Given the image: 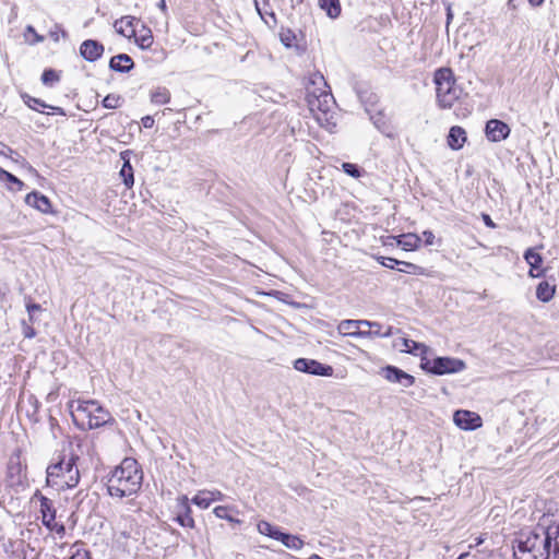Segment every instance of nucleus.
<instances>
[{
	"mask_svg": "<svg viewBox=\"0 0 559 559\" xmlns=\"http://www.w3.org/2000/svg\"><path fill=\"white\" fill-rule=\"evenodd\" d=\"M453 420L457 427L464 430H474L481 425V419L477 414L463 409L454 413Z\"/></svg>",
	"mask_w": 559,
	"mask_h": 559,
	"instance_id": "11",
	"label": "nucleus"
},
{
	"mask_svg": "<svg viewBox=\"0 0 559 559\" xmlns=\"http://www.w3.org/2000/svg\"><path fill=\"white\" fill-rule=\"evenodd\" d=\"M15 468L19 469V465H16V466L9 465V467H8L9 474L12 475L13 473H15Z\"/></svg>",
	"mask_w": 559,
	"mask_h": 559,
	"instance_id": "55",
	"label": "nucleus"
},
{
	"mask_svg": "<svg viewBox=\"0 0 559 559\" xmlns=\"http://www.w3.org/2000/svg\"><path fill=\"white\" fill-rule=\"evenodd\" d=\"M134 22L138 23L139 21L132 16H123L115 22V28L117 33L130 38L135 36Z\"/></svg>",
	"mask_w": 559,
	"mask_h": 559,
	"instance_id": "19",
	"label": "nucleus"
},
{
	"mask_svg": "<svg viewBox=\"0 0 559 559\" xmlns=\"http://www.w3.org/2000/svg\"><path fill=\"white\" fill-rule=\"evenodd\" d=\"M47 108L51 109L53 114H58V115H61V116H66V111H64V109H63V108H61V107L52 106V105H48V107H47Z\"/></svg>",
	"mask_w": 559,
	"mask_h": 559,
	"instance_id": "46",
	"label": "nucleus"
},
{
	"mask_svg": "<svg viewBox=\"0 0 559 559\" xmlns=\"http://www.w3.org/2000/svg\"><path fill=\"white\" fill-rule=\"evenodd\" d=\"M9 152L11 153L12 150L4 143L0 142V155L7 156Z\"/></svg>",
	"mask_w": 559,
	"mask_h": 559,
	"instance_id": "49",
	"label": "nucleus"
},
{
	"mask_svg": "<svg viewBox=\"0 0 559 559\" xmlns=\"http://www.w3.org/2000/svg\"><path fill=\"white\" fill-rule=\"evenodd\" d=\"M514 559H556L559 558V524L535 528L516 540Z\"/></svg>",
	"mask_w": 559,
	"mask_h": 559,
	"instance_id": "1",
	"label": "nucleus"
},
{
	"mask_svg": "<svg viewBox=\"0 0 559 559\" xmlns=\"http://www.w3.org/2000/svg\"><path fill=\"white\" fill-rule=\"evenodd\" d=\"M135 41L142 49L150 48L153 44V35L151 29L143 27V33L139 36H135Z\"/></svg>",
	"mask_w": 559,
	"mask_h": 559,
	"instance_id": "31",
	"label": "nucleus"
},
{
	"mask_svg": "<svg viewBox=\"0 0 559 559\" xmlns=\"http://www.w3.org/2000/svg\"><path fill=\"white\" fill-rule=\"evenodd\" d=\"M192 502L200 509H206L210 506V497L206 493L202 492L197 495L192 499Z\"/></svg>",
	"mask_w": 559,
	"mask_h": 559,
	"instance_id": "39",
	"label": "nucleus"
},
{
	"mask_svg": "<svg viewBox=\"0 0 559 559\" xmlns=\"http://www.w3.org/2000/svg\"><path fill=\"white\" fill-rule=\"evenodd\" d=\"M370 332H372V336L380 337H390L392 335V326H388L384 332H382V325L379 323V328H369Z\"/></svg>",
	"mask_w": 559,
	"mask_h": 559,
	"instance_id": "40",
	"label": "nucleus"
},
{
	"mask_svg": "<svg viewBox=\"0 0 559 559\" xmlns=\"http://www.w3.org/2000/svg\"><path fill=\"white\" fill-rule=\"evenodd\" d=\"M24 103L31 108L36 109V106L40 107H48V104H46L44 100L29 96V95H23Z\"/></svg>",
	"mask_w": 559,
	"mask_h": 559,
	"instance_id": "36",
	"label": "nucleus"
},
{
	"mask_svg": "<svg viewBox=\"0 0 559 559\" xmlns=\"http://www.w3.org/2000/svg\"><path fill=\"white\" fill-rule=\"evenodd\" d=\"M318 4L330 19H336L341 15L342 8L340 0H318Z\"/></svg>",
	"mask_w": 559,
	"mask_h": 559,
	"instance_id": "22",
	"label": "nucleus"
},
{
	"mask_svg": "<svg viewBox=\"0 0 559 559\" xmlns=\"http://www.w3.org/2000/svg\"><path fill=\"white\" fill-rule=\"evenodd\" d=\"M219 497H221V492L219 491H213L212 490V502L217 500Z\"/></svg>",
	"mask_w": 559,
	"mask_h": 559,
	"instance_id": "53",
	"label": "nucleus"
},
{
	"mask_svg": "<svg viewBox=\"0 0 559 559\" xmlns=\"http://www.w3.org/2000/svg\"><path fill=\"white\" fill-rule=\"evenodd\" d=\"M81 56L90 62L98 60L104 53V46L97 40L86 39L80 46Z\"/></svg>",
	"mask_w": 559,
	"mask_h": 559,
	"instance_id": "13",
	"label": "nucleus"
},
{
	"mask_svg": "<svg viewBox=\"0 0 559 559\" xmlns=\"http://www.w3.org/2000/svg\"><path fill=\"white\" fill-rule=\"evenodd\" d=\"M403 352L419 355L420 359L424 356H427L430 352V348L423 343H418L416 341L409 338H403Z\"/></svg>",
	"mask_w": 559,
	"mask_h": 559,
	"instance_id": "21",
	"label": "nucleus"
},
{
	"mask_svg": "<svg viewBox=\"0 0 559 559\" xmlns=\"http://www.w3.org/2000/svg\"><path fill=\"white\" fill-rule=\"evenodd\" d=\"M258 531L265 536H269L271 538H274L276 540L281 539L280 535H283L284 532L280 531L277 527L273 526L271 523L266 521H261L258 524Z\"/></svg>",
	"mask_w": 559,
	"mask_h": 559,
	"instance_id": "24",
	"label": "nucleus"
},
{
	"mask_svg": "<svg viewBox=\"0 0 559 559\" xmlns=\"http://www.w3.org/2000/svg\"><path fill=\"white\" fill-rule=\"evenodd\" d=\"M169 99H170V93L165 87L157 88L151 95L152 103L157 104V105L166 104L169 102Z\"/></svg>",
	"mask_w": 559,
	"mask_h": 559,
	"instance_id": "29",
	"label": "nucleus"
},
{
	"mask_svg": "<svg viewBox=\"0 0 559 559\" xmlns=\"http://www.w3.org/2000/svg\"><path fill=\"white\" fill-rule=\"evenodd\" d=\"M40 508L39 512L41 515L43 524L50 531L56 533L59 537H63L66 534V527L62 523L56 522V509L52 500L39 495Z\"/></svg>",
	"mask_w": 559,
	"mask_h": 559,
	"instance_id": "8",
	"label": "nucleus"
},
{
	"mask_svg": "<svg viewBox=\"0 0 559 559\" xmlns=\"http://www.w3.org/2000/svg\"><path fill=\"white\" fill-rule=\"evenodd\" d=\"M510 134V128L507 123L491 119L486 124V135L492 142L504 140Z\"/></svg>",
	"mask_w": 559,
	"mask_h": 559,
	"instance_id": "12",
	"label": "nucleus"
},
{
	"mask_svg": "<svg viewBox=\"0 0 559 559\" xmlns=\"http://www.w3.org/2000/svg\"><path fill=\"white\" fill-rule=\"evenodd\" d=\"M342 169L345 174L353 178H359L362 174L361 168L358 165L352 163H343Z\"/></svg>",
	"mask_w": 559,
	"mask_h": 559,
	"instance_id": "34",
	"label": "nucleus"
},
{
	"mask_svg": "<svg viewBox=\"0 0 559 559\" xmlns=\"http://www.w3.org/2000/svg\"><path fill=\"white\" fill-rule=\"evenodd\" d=\"M60 72L53 69H46L41 74V82L46 86H52L60 81Z\"/></svg>",
	"mask_w": 559,
	"mask_h": 559,
	"instance_id": "30",
	"label": "nucleus"
},
{
	"mask_svg": "<svg viewBox=\"0 0 559 559\" xmlns=\"http://www.w3.org/2000/svg\"><path fill=\"white\" fill-rule=\"evenodd\" d=\"M33 323H27L26 321H23L22 322V326H23V334L26 338H33L35 337L36 335V332L34 330V328L32 326Z\"/></svg>",
	"mask_w": 559,
	"mask_h": 559,
	"instance_id": "42",
	"label": "nucleus"
},
{
	"mask_svg": "<svg viewBox=\"0 0 559 559\" xmlns=\"http://www.w3.org/2000/svg\"><path fill=\"white\" fill-rule=\"evenodd\" d=\"M120 176L122 177L123 183L127 188H131L133 186V183H134L133 168H132L129 159H124V163L120 170Z\"/></svg>",
	"mask_w": 559,
	"mask_h": 559,
	"instance_id": "26",
	"label": "nucleus"
},
{
	"mask_svg": "<svg viewBox=\"0 0 559 559\" xmlns=\"http://www.w3.org/2000/svg\"><path fill=\"white\" fill-rule=\"evenodd\" d=\"M367 112L370 116V120L373 122L374 127L388 138H394L395 132L391 122L386 119L385 115L382 110H372L367 109Z\"/></svg>",
	"mask_w": 559,
	"mask_h": 559,
	"instance_id": "14",
	"label": "nucleus"
},
{
	"mask_svg": "<svg viewBox=\"0 0 559 559\" xmlns=\"http://www.w3.org/2000/svg\"><path fill=\"white\" fill-rule=\"evenodd\" d=\"M437 99L442 108H451L460 98L461 88L455 84V78L450 68H440L435 72Z\"/></svg>",
	"mask_w": 559,
	"mask_h": 559,
	"instance_id": "6",
	"label": "nucleus"
},
{
	"mask_svg": "<svg viewBox=\"0 0 559 559\" xmlns=\"http://www.w3.org/2000/svg\"><path fill=\"white\" fill-rule=\"evenodd\" d=\"M71 550L69 559H90L88 551L81 547L74 545L71 547Z\"/></svg>",
	"mask_w": 559,
	"mask_h": 559,
	"instance_id": "37",
	"label": "nucleus"
},
{
	"mask_svg": "<svg viewBox=\"0 0 559 559\" xmlns=\"http://www.w3.org/2000/svg\"><path fill=\"white\" fill-rule=\"evenodd\" d=\"M133 67L134 62L132 58L127 53H119L114 56L109 61V68L112 71L120 73H128L133 69Z\"/></svg>",
	"mask_w": 559,
	"mask_h": 559,
	"instance_id": "17",
	"label": "nucleus"
},
{
	"mask_svg": "<svg viewBox=\"0 0 559 559\" xmlns=\"http://www.w3.org/2000/svg\"><path fill=\"white\" fill-rule=\"evenodd\" d=\"M281 536V542L289 549L299 550L304 546V540H301L298 536L290 535L287 533H284Z\"/></svg>",
	"mask_w": 559,
	"mask_h": 559,
	"instance_id": "27",
	"label": "nucleus"
},
{
	"mask_svg": "<svg viewBox=\"0 0 559 559\" xmlns=\"http://www.w3.org/2000/svg\"><path fill=\"white\" fill-rule=\"evenodd\" d=\"M357 334V337H372V332H370V329L367 331V330H364L361 331L359 329V331L355 332Z\"/></svg>",
	"mask_w": 559,
	"mask_h": 559,
	"instance_id": "47",
	"label": "nucleus"
},
{
	"mask_svg": "<svg viewBox=\"0 0 559 559\" xmlns=\"http://www.w3.org/2000/svg\"><path fill=\"white\" fill-rule=\"evenodd\" d=\"M157 5H158V8H159L162 11H164V12L166 11V8H167V7H166V1H165V0H159V2H158V4H157Z\"/></svg>",
	"mask_w": 559,
	"mask_h": 559,
	"instance_id": "52",
	"label": "nucleus"
},
{
	"mask_svg": "<svg viewBox=\"0 0 559 559\" xmlns=\"http://www.w3.org/2000/svg\"><path fill=\"white\" fill-rule=\"evenodd\" d=\"M466 141V132L462 127L454 126L450 129L448 135V145L452 150H460Z\"/></svg>",
	"mask_w": 559,
	"mask_h": 559,
	"instance_id": "18",
	"label": "nucleus"
},
{
	"mask_svg": "<svg viewBox=\"0 0 559 559\" xmlns=\"http://www.w3.org/2000/svg\"><path fill=\"white\" fill-rule=\"evenodd\" d=\"M257 11L261 14L260 8L258 7V2L255 1Z\"/></svg>",
	"mask_w": 559,
	"mask_h": 559,
	"instance_id": "59",
	"label": "nucleus"
},
{
	"mask_svg": "<svg viewBox=\"0 0 559 559\" xmlns=\"http://www.w3.org/2000/svg\"><path fill=\"white\" fill-rule=\"evenodd\" d=\"M361 324H366L368 328H379V322L368 320H343L340 322L337 330L344 335L357 336L355 332L359 331Z\"/></svg>",
	"mask_w": 559,
	"mask_h": 559,
	"instance_id": "15",
	"label": "nucleus"
},
{
	"mask_svg": "<svg viewBox=\"0 0 559 559\" xmlns=\"http://www.w3.org/2000/svg\"><path fill=\"white\" fill-rule=\"evenodd\" d=\"M1 176L5 178V180L11 185L10 189L14 191H21L24 187V182L21 181L17 177L12 175L7 170H1Z\"/></svg>",
	"mask_w": 559,
	"mask_h": 559,
	"instance_id": "32",
	"label": "nucleus"
},
{
	"mask_svg": "<svg viewBox=\"0 0 559 559\" xmlns=\"http://www.w3.org/2000/svg\"><path fill=\"white\" fill-rule=\"evenodd\" d=\"M514 3H515V0H509L508 5L512 7L513 9H515V4Z\"/></svg>",
	"mask_w": 559,
	"mask_h": 559,
	"instance_id": "57",
	"label": "nucleus"
},
{
	"mask_svg": "<svg viewBox=\"0 0 559 559\" xmlns=\"http://www.w3.org/2000/svg\"><path fill=\"white\" fill-rule=\"evenodd\" d=\"M483 542H484V538L481 536H479L475 539L474 546H478V545L483 544ZM469 547H473V545H471Z\"/></svg>",
	"mask_w": 559,
	"mask_h": 559,
	"instance_id": "56",
	"label": "nucleus"
},
{
	"mask_svg": "<svg viewBox=\"0 0 559 559\" xmlns=\"http://www.w3.org/2000/svg\"><path fill=\"white\" fill-rule=\"evenodd\" d=\"M213 513L219 519L227 520L233 527L240 524V521L237 519L238 511L235 508L218 506L213 509Z\"/></svg>",
	"mask_w": 559,
	"mask_h": 559,
	"instance_id": "20",
	"label": "nucleus"
},
{
	"mask_svg": "<svg viewBox=\"0 0 559 559\" xmlns=\"http://www.w3.org/2000/svg\"><path fill=\"white\" fill-rule=\"evenodd\" d=\"M142 124L144 128H152L154 126V118L151 116H145L142 118Z\"/></svg>",
	"mask_w": 559,
	"mask_h": 559,
	"instance_id": "44",
	"label": "nucleus"
},
{
	"mask_svg": "<svg viewBox=\"0 0 559 559\" xmlns=\"http://www.w3.org/2000/svg\"><path fill=\"white\" fill-rule=\"evenodd\" d=\"M467 556V554H461L459 559H464Z\"/></svg>",
	"mask_w": 559,
	"mask_h": 559,
	"instance_id": "58",
	"label": "nucleus"
},
{
	"mask_svg": "<svg viewBox=\"0 0 559 559\" xmlns=\"http://www.w3.org/2000/svg\"><path fill=\"white\" fill-rule=\"evenodd\" d=\"M78 456L71 455L68 460L60 457L47 467V484L57 489H70L80 481V472L76 466Z\"/></svg>",
	"mask_w": 559,
	"mask_h": 559,
	"instance_id": "3",
	"label": "nucleus"
},
{
	"mask_svg": "<svg viewBox=\"0 0 559 559\" xmlns=\"http://www.w3.org/2000/svg\"><path fill=\"white\" fill-rule=\"evenodd\" d=\"M452 17V13L449 11L448 12V20H450Z\"/></svg>",
	"mask_w": 559,
	"mask_h": 559,
	"instance_id": "60",
	"label": "nucleus"
},
{
	"mask_svg": "<svg viewBox=\"0 0 559 559\" xmlns=\"http://www.w3.org/2000/svg\"><path fill=\"white\" fill-rule=\"evenodd\" d=\"M294 368L298 371L316 374V376H332L333 368L329 365H323L314 359L298 358L294 361Z\"/></svg>",
	"mask_w": 559,
	"mask_h": 559,
	"instance_id": "9",
	"label": "nucleus"
},
{
	"mask_svg": "<svg viewBox=\"0 0 559 559\" xmlns=\"http://www.w3.org/2000/svg\"><path fill=\"white\" fill-rule=\"evenodd\" d=\"M400 265H397V270L403 273L408 274H415V275H424L426 273V270L423 266H419L417 264L406 262V261H400Z\"/></svg>",
	"mask_w": 559,
	"mask_h": 559,
	"instance_id": "28",
	"label": "nucleus"
},
{
	"mask_svg": "<svg viewBox=\"0 0 559 559\" xmlns=\"http://www.w3.org/2000/svg\"><path fill=\"white\" fill-rule=\"evenodd\" d=\"M484 222H485V224H486L488 227H491V228H493V227H495L493 222L491 221L490 216H489V215H487V214H484Z\"/></svg>",
	"mask_w": 559,
	"mask_h": 559,
	"instance_id": "50",
	"label": "nucleus"
},
{
	"mask_svg": "<svg viewBox=\"0 0 559 559\" xmlns=\"http://www.w3.org/2000/svg\"><path fill=\"white\" fill-rule=\"evenodd\" d=\"M381 374L384 379L392 383H399L403 388H409L414 384L415 378L403 371L402 369L395 366H386L381 369Z\"/></svg>",
	"mask_w": 559,
	"mask_h": 559,
	"instance_id": "10",
	"label": "nucleus"
},
{
	"mask_svg": "<svg viewBox=\"0 0 559 559\" xmlns=\"http://www.w3.org/2000/svg\"><path fill=\"white\" fill-rule=\"evenodd\" d=\"M72 417L78 425L87 429H96L114 421L110 413L93 400L78 401L76 407L72 411Z\"/></svg>",
	"mask_w": 559,
	"mask_h": 559,
	"instance_id": "4",
	"label": "nucleus"
},
{
	"mask_svg": "<svg viewBox=\"0 0 559 559\" xmlns=\"http://www.w3.org/2000/svg\"><path fill=\"white\" fill-rule=\"evenodd\" d=\"M465 362L457 358L435 357L428 355L421 358L420 368L432 374L456 373L465 369Z\"/></svg>",
	"mask_w": 559,
	"mask_h": 559,
	"instance_id": "7",
	"label": "nucleus"
},
{
	"mask_svg": "<svg viewBox=\"0 0 559 559\" xmlns=\"http://www.w3.org/2000/svg\"><path fill=\"white\" fill-rule=\"evenodd\" d=\"M26 310H27V313H28V320L31 323H34L35 322V314L36 312H40L43 309H41V306L39 304H34V302H26Z\"/></svg>",
	"mask_w": 559,
	"mask_h": 559,
	"instance_id": "38",
	"label": "nucleus"
},
{
	"mask_svg": "<svg viewBox=\"0 0 559 559\" xmlns=\"http://www.w3.org/2000/svg\"><path fill=\"white\" fill-rule=\"evenodd\" d=\"M555 294V287L550 286L547 282H540L536 288V297L543 301H549Z\"/></svg>",
	"mask_w": 559,
	"mask_h": 559,
	"instance_id": "25",
	"label": "nucleus"
},
{
	"mask_svg": "<svg viewBox=\"0 0 559 559\" xmlns=\"http://www.w3.org/2000/svg\"><path fill=\"white\" fill-rule=\"evenodd\" d=\"M378 260L381 265L388 269H397V265H400L399 260L394 258L380 257Z\"/></svg>",
	"mask_w": 559,
	"mask_h": 559,
	"instance_id": "41",
	"label": "nucleus"
},
{
	"mask_svg": "<svg viewBox=\"0 0 559 559\" xmlns=\"http://www.w3.org/2000/svg\"><path fill=\"white\" fill-rule=\"evenodd\" d=\"M178 520H179L180 524L183 526H192V524H193V520L191 518H189L188 515L178 516Z\"/></svg>",
	"mask_w": 559,
	"mask_h": 559,
	"instance_id": "45",
	"label": "nucleus"
},
{
	"mask_svg": "<svg viewBox=\"0 0 559 559\" xmlns=\"http://www.w3.org/2000/svg\"><path fill=\"white\" fill-rule=\"evenodd\" d=\"M310 86L307 87V103L311 111H320L322 114L330 112L335 100L329 86L319 72L313 73L309 79Z\"/></svg>",
	"mask_w": 559,
	"mask_h": 559,
	"instance_id": "5",
	"label": "nucleus"
},
{
	"mask_svg": "<svg viewBox=\"0 0 559 559\" xmlns=\"http://www.w3.org/2000/svg\"><path fill=\"white\" fill-rule=\"evenodd\" d=\"M120 103H121V96L116 95V94H108L103 99V106L108 109L118 108L120 106Z\"/></svg>",
	"mask_w": 559,
	"mask_h": 559,
	"instance_id": "35",
	"label": "nucleus"
},
{
	"mask_svg": "<svg viewBox=\"0 0 559 559\" xmlns=\"http://www.w3.org/2000/svg\"><path fill=\"white\" fill-rule=\"evenodd\" d=\"M403 238L404 240L399 241V243L406 250L416 249L421 240L418 236L413 234L404 235Z\"/></svg>",
	"mask_w": 559,
	"mask_h": 559,
	"instance_id": "33",
	"label": "nucleus"
},
{
	"mask_svg": "<svg viewBox=\"0 0 559 559\" xmlns=\"http://www.w3.org/2000/svg\"><path fill=\"white\" fill-rule=\"evenodd\" d=\"M26 32H28L29 34H34L35 37H36V41H43L44 40V37L37 35L36 32H35V28L32 25H28L26 27Z\"/></svg>",
	"mask_w": 559,
	"mask_h": 559,
	"instance_id": "48",
	"label": "nucleus"
},
{
	"mask_svg": "<svg viewBox=\"0 0 559 559\" xmlns=\"http://www.w3.org/2000/svg\"><path fill=\"white\" fill-rule=\"evenodd\" d=\"M25 202L27 205L35 207L36 210L40 211L41 213H45V214L51 213L50 200L46 195H44L37 191H33V192L28 193L25 198Z\"/></svg>",
	"mask_w": 559,
	"mask_h": 559,
	"instance_id": "16",
	"label": "nucleus"
},
{
	"mask_svg": "<svg viewBox=\"0 0 559 559\" xmlns=\"http://www.w3.org/2000/svg\"><path fill=\"white\" fill-rule=\"evenodd\" d=\"M524 258H525L526 262L531 265L530 274L532 276H535L533 271L539 270L542 262H543L542 255L539 253L535 252L533 249H527L526 252L524 253ZM538 275L539 274H536V276H538Z\"/></svg>",
	"mask_w": 559,
	"mask_h": 559,
	"instance_id": "23",
	"label": "nucleus"
},
{
	"mask_svg": "<svg viewBox=\"0 0 559 559\" xmlns=\"http://www.w3.org/2000/svg\"><path fill=\"white\" fill-rule=\"evenodd\" d=\"M15 468L19 469V465H16V466L9 465V467H8L9 474L12 475L13 473H15Z\"/></svg>",
	"mask_w": 559,
	"mask_h": 559,
	"instance_id": "54",
	"label": "nucleus"
},
{
	"mask_svg": "<svg viewBox=\"0 0 559 559\" xmlns=\"http://www.w3.org/2000/svg\"><path fill=\"white\" fill-rule=\"evenodd\" d=\"M143 480V472L136 460L126 457L119 466L109 473L106 487L109 496L123 498L135 495Z\"/></svg>",
	"mask_w": 559,
	"mask_h": 559,
	"instance_id": "2",
	"label": "nucleus"
},
{
	"mask_svg": "<svg viewBox=\"0 0 559 559\" xmlns=\"http://www.w3.org/2000/svg\"><path fill=\"white\" fill-rule=\"evenodd\" d=\"M423 237L425 239V243L428 246L433 245L435 242V235L431 230H425L423 231Z\"/></svg>",
	"mask_w": 559,
	"mask_h": 559,
	"instance_id": "43",
	"label": "nucleus"
},
{
	"mask_svg": "<svg viewBox=\"0 0 559 559\" xmlns=\"http://www.w3.org/2000/svg\"><path fill=\"white\" fill-rule=\"evenodd\" d=\"M545 0H528L530 4L533 7H540Z\"/></svg>",
	"mask_w": 559,
	"mask_h": 559,
	"instance_id": "51",
	"label": "nucleus"
}]
</instances>
